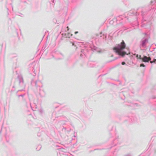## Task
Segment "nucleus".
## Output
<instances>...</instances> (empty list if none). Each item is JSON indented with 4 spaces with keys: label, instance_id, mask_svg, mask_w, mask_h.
I'll return each instance as SVG.
<instances>
[{
    "label": "nucleus",
    "instance_id": "6",
    "mask_svg": "<svg viewBox=\"0 0 156 156\" xmlns=\"http://www.w3.org/2000/svg\"><path fill=\"white\" fill-rule=\"evenodd\" d=\"M78 33V32H75V34H76L77 33Z\"/></svg>",
    "mask_w": 156,
    "mask_h": 156
},
{
    "label": "nucleus",
    "instance_id": "7",
    "mask_svg": "<svg viewBox=\"0 0 156 156\" xmlns=\"http://www.w3.org/2000/svg\"><path fill=\"white\" fill-rule=\"evenodd\" d=\"M136 57L138 58V55H136Z\"/></svg>",
    "mask_w": 156,
    "mask_h": 156
},
{
    "label": "nucleus",
    "instance_id": "2",
    "mask_svg": "<svg viewBox=\"0 0 156 156\" xmlns=\"http://www.w3.org/2000/svg\"><path fill=\"white\" fill-rule=\"evenodd\" d=\"M139 58L141 59L143 62H148L149 61H150L151 59L150 57H147L146 56H144L143 58H141V55H139Z\"/></svg>",
    "mask_w": 156,
    "mask_h": 156
},
{
    "label": "nucleus",
    "instance_id": "3",
    "mask_svg": "<svg viewBox=\"0 0 156 156\" xmlns=\"http://www.w3.org/2000/svg\"><path fill=\"white\" fill-rule=\"evenodd\" d=\"M156 61V59H154V61H150V63H152L153 62H155V61Z\"/></svg>",
    "mask_w": 156,
    "mask_h": 156
},
{
    "label": "nucleus",
    "instance_id": "5",
    "mask_svg": "<svg viewBox=\"0 0 156 156\" xmlns=\"http://www.w3.org/2000/svg\"><path fill=\"white\" fill-rule=\"evenodd\" d=\"M125 64V63L124 62H122V65H124V64Z\"/></svg>",
    "mask_w": 156,
    "mask_h": 156
},
{
    "label": "nucleus",
    "instance_id": "4",
    "mask_svg": "<svg viewBox=\"0 0 156 156\" xmlns=\"http://www.w3.org/2000/svg\"><path fill=\"white\" fill-rule=\"evenodd\" d=\"M140 67H145V65H144V64H140Z\"/></svg>",
    "mask_w": 156,
    "mask_h": 156
},
{
    "label": "nucleus",
    "instance_id": "1",
    "mask_svg": "<svg viewBox=\"0 0 156 156\" xmlns=\"http://www.w3.org/2000/svg\"><path fill=\"white\" fill-rule=\"evenodd\" d=\"M125 47L126 44L124 41H122L120 44H118L117 47H114L113 49L118 55L123 57L126 54L128 55L130 54L129 51L128 54H127L126 52L123 51Z\"/></svg>",
    "mask_w": 156,
    "mask_h": 156
}]
</instances>
